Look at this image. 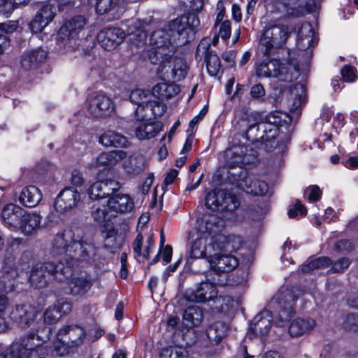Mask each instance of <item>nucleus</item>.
<instances>
[{
    "instance_id": "11",
    "label": "nucleus",
    "mask_w": 358,
    "mask_h": 358,
    "mask_svg": "<svg viewBox=\"0 0 358 358\" xmlns=\"http://www.w3.org/2000/svg\"><path fill=\"white\" fill-rule=\"evenodd\" d=\"M85 19L83 16H76L61 27L57 34V44L66 52L77 49L80 43V37Z\"/></svg>"
},
{
    "instance_id": "39",
    "label": "nucleus",
    "mask_w": 358,
    "mask_h": 358,
    "mask_svg": "<svg viewBox=\"0 0 358 358\" xmlns=\"http://www.w3.org/2000/svg\"><path fill=\"white\" fill-rule=\"evenodd\" d=\"M69 291L67 293L72 295H83L87 293L90 287L91 282L84 278H73L68 282Z\"/></svg>"
},
{
    "instance_id": "46",
    "label": "nucleus",
    "mask_w": 358,
    "mask_h": 358,
    "mask_svg": "<svg viewBox=\"0 0 358 358\" xmlns=\"http://www.w3.org/2000/svg\"><path fill=\"white\" fill-rule=\"evenodd\" d=\"M110 212L108 207L103 204L99 203L94 204L91 208V215L94 221L99 223H102L107 219H109L110 215H108Z\"/></svg>"
},
{
    "instance_id": "26",
    "label": "nucleus",
    "mask_w": 358,
    "mask_h": 358,
    "mask_svg": "<svg viewBox=\"0 0 358 358\" xmlns=\"http://www.w3.org/2000/svg\"><path fill=\"white\" fill-rule=\"evenodd\" d=\"M127 155V152L123 150L102 152L90 163L89 166L95 169H110L126 159Z\"/></svg>"
},
{
    "instance_id": "41",
    "label": "nucleus",
    "mask_w": 358,
    "mask_h": 358,
    "mask_svg": "<svg viewBox=\"0 0 358 358\" xmlns=\"http://www.w3.org/2000/svg\"><path fill=\"white\" fill-rule=\"evenodd\" d=\"M225 195V190H213L206 195V205L213 210L222 211V200Z\"/></svg>"
},
{
    "instance_id": "56",
    "label": "nucleus",
    "mask_w": 358,
    "mask_h": 358,
    "mask_svg": "<svg viewBox=\"0 0 358 358\" xmlns=\"http://www.w3.org/2000/svg\"><path fill=\"white\" fill-rule=\"evenodd\" d=\"M40 18L41 17L36 14L29 24V28L34 33L41 32L48 26V21L42 22Z\"/></svg>"
},
{
    "instance_id": "44",
    "label": "nucleus",
    "mask_w": 358,
    "mask_h": 358,
    "mask_svg": "<svg viewBox=\"0 0 358 358\" xmlns=\"http://www.w3.org/2000/svg\"><path fill=\"white\" fill-rule=\"evenodd\" d=\"M331 264V260L326 257L308 259L303 264L301 270L303 273H309L315 268H325Z\"/></svg>"
},
{
    "instance_id": "29",
    "label": "nucleus",
    "mask_w": 358,
    "mask_h": 358,
    "mask_svg": "<svg viewBox=\"0 0 358 358\" xmlns=\"http://www.w3.org/2000/svg\"><path fill=\"white\" fill-rule=\"evenodd\" d=\"M180 92L179 85L166 82L157 83L152 88L153 98L155 96L162 101L174 98Z\"/></svg>"
},
{
    "instance_id": "14",
    "label": "nucleus",
    "mask_w": 358,
    "mask_h": 358,
    "mask_svg": "<svg viewBox=\"0 0 358 358\" xmlns=\"http://www.w3.org/2000/svg\"><path fill=\"white\" fill-rule=\"evenodd\" d=\"M290 31L287 25L272 24L264 29L259 39V45L265 55H269L281 48L287 42Z\"/></svg>"
},
{
    "instance_id": "1",
    "label": "nucleus",
    "mask_w": 358,
    "mask_h": 358,
    "mask_svg": "<svg viewBox=\"0 0 358 358\" xmlns=\"http://www.w3.org/2000/svg\"><path fill=\"white\" fill-rule=\"evenodd\" d=\"M168 38L164 29L155 30L150 37L149 48L147 50L148 60L158 65L157 73L164 79L180 81L189 71L186 61L181 57H171L179 45Z\"/></svg>"
},
{
    "instance_id": "19",
    "label": "nucleus",
    "mask_w": 358,
    "mask_h": 358,
    "mask_svg": "<svg viewBox=\"0 0 358 358\" xmlns=\"http://www.w3.org/2000/svg\"><path fill=\"white\" fill-rule=\"evenodd\" d=\"M120 188V183L112 179H106L94 182L88 189L87 194L92 200L109 198Z\"/></svg>"
},
{
    "instance_id": "13",
    "label": "nucleus",
    "mask_w": 358,
    "mask_h": 358,
    "mask_svg": "<svg viewBox=\"0 0 358 358\" xmlns=\"http://www.w3.org/2000/svg\"><path fill=\"white\" fill-rule=\"evenodd\" d=\"M228 181L233 185L254 196H271L268 184L255 176H248L245 171L229 172Z\"/></svg>"
},
{
    "instance_id": "59",
    "label": "nucleus",
    "mask_w": 358,
    "mask_h": 358,
    "mask_svg": "<svg viewBox=\"0 0 358 358\" xmlns=\"http://www.w3.org/2000/svg\"><path fill=\"white\" fill-rule=\"evenodd\" d=\"M18 27V22L15 20L7 21L0 24L1 32L10 34L17 30Z\"/></svg>"
},
{
    "instance_id": "64",
    "label": "nucleus",
    "mask_w": 358,
    "mask_h": 358,
    "mask_svg": "<svg viewBox=\"0 0 358 358\" xmlns=\"http://www.w3.org/2000/svg\"><path fill=\"white\" fill-rule=\"evenodd\" d=\"M250 94L254 99L262 98L265 95L264 88L260 84L255 85L251 88Z\"/></svg>"
},
{
    "instance_id": "43",
    "label": "nucleus",
    "mask_w": 358,
    "mask_h": 358,
    "mask_svg": "<svg viewBox=\"0 0 358 358\" xmlns=\"http://www.w3.org/2000/svg\"><path fill=\"white\" fill-rule=\"evenodd\" d=\"M121 0H96V10L97 13L103 15L111 10H121Z\"/></svg>"
},
{
    "instance_id": "63",
    "label": "nucleus",
    "mask_w": 358,
    "mask_h": 358,
    "mask_svg": "<svg viewBox=\"0 0 358 358\" xmlns=\"http://www.w3.org/2000/svg\"><path fill=\"white\" fill-rule=\"evenodd\" d=\"M345 326L352 331H358V317L354 315H348Z\"/></svg>"
},
{
    "instance_id": "5",
    "label": "nucleus",
    "mask_w": 358,
    "mask_h": 358,
    "mask_svg": "<svg viewBox=\"0 0 358 358\" xmlns=\"http://www.w3.org/2000/svg\"><path fill=\"white\" fill-rule=\"evenodd\" d=\"M1 217L6 227L24 236H31L40 229L42 216L35 211H27L14 203L2 209Z\"/></svg>"
},
{
    "instance_id": "53",
    "label": "nucleus",
    "mask_w": 358,
    "mask_h": 358,
    "mask_svg": "<svg viewBox=\"0 0 358 358\" xmlns=\"http://www.w3.org/2000/svg\"><path fill=\"white\" fill-rule=\"evenodd\" d=\"M306 214V208L301 204L299 201L290 207L288 210V216L289 218H296L299 215H303Z\"/></svg>"
},
{
    "instance_id": "4",
    "label": "nucleus",
    "mask_w": 358,
    "mask_h": 358,
    "mask_svg": "<svg viewBox=\"0 0 358 358\" xmlns=\"http://www.w3.org/2000/svg\"><path fill=\"white\" fill-rule=\"evenodd\" d=\"M61 317L56 306H50L44 313V323L47 325L56 323ZM51 329L45 324L38 327L36 333H30L23 339L21 345L15 344L11 347V352L7 358H36L35 348L50 338Z\"/></svg>"
},
{
    "instance_id": "25",
    "label": "nucleus",
    "mask_w": 358,
    "mask_h": 358,
    "mask_svg": "<svg viewBox=\"0 0 358 358\" xmlns=\"http://www.w3.org/2000/svg\"><path fill=\"white\" fill-rule=\"evenodd\" d=\"M37 315L35 307L24 304L17 306L10 313L11 320L21 329H27L34 321Z\"/></svg>"
},
{
    "instance_id": "28",
    "label": "nucleus",
    "mask_w": 358,
    "mask_h": 358,
    "mask_svg": "<svg viewBox=\"0 0 358 358\" xmlns=\"http://www.w3.org/2000/svg\"><path fill=\"white\" fill-rule=\"evenodd\" d=\"M315 326L316 322L312 318H296L289 324V333L292 337L300 336L310 332Z\"/></svg>"
},
{
    "instance_id": "10",
    "label": "nucleus",
    "mask_w": 358,
    "mask_h": 358,
    "mask_svg": "<svg viewBox=\"0 0 358 358\" xmlns=\"http://www.w3.org/2000/svg\"><path fill=\"white\" fill-rule=\"evenodd\" d=\"M256 73L258 77H273L279 81L290 83L298 78L299 69L289 62L274 59L260 63L257 67Z\"/></svg>"
},
{
    "instance_id": "31",
    "label": "nucleus",
    "mask_w": 358,
    "mask_h": 358,
    "mask_svg": "<svg viewBox=\"0 0 358 358\" xmlns=\"http://www.w3.org/2000/svg\"><path fill=\"white\" fill-rule=\"evenodd\" d=\"M42 199V193L40 189L34 185L24 187L19 196L20 203L29 208L37 206Z\"/></svg>"
},
{
    "instance_id": "6",
    "label": "nucleus",
    "mask_w": 358,
    "mask_h": 358,
    "mask_svg": "<svg viewBox=\"0 0 358 358\" xmlns=\"http://www.w3.org/2000/svg\"><path fill=\"white\" fill-rule=\"evenodd\" d=\"M243 239L236 235L226 236V240L217 245V250L209 259L210 268L217 273H228L238 265L237 257L233 254L241 248Z\"/></svg>"
},
{
    "instance_id": "21",
    "label": "nucleus",
    "mask_w": 358,
    "mask_h": 358,
    "mask_svg": "<svg viewBox=\"0 0 358 358\" xmlns=\"http://www.w3.org/2000/svg\"><path fill=\"white\" fill-rule=\"evenodd\" d=\"M271 320L272 315L270 311L263 310L259 313L254 317L247 336L251 339L254 337L262 338L266 336L271 327Z\"/></svg>"
},
{
    "instance_id": "52",
    "label": "nucleus",
    "mask_w": 358,
    "mask_h": 358,
    "mask_svg": "<svg viewBox=\"0 0 358 358\" xmlns=\"http://www.w3.org/2000/svg\"><path fill=\"white\" fill-rule=\"evenodd\" d=\"M262 134L260 129H259V124H252L248 126L245 131V138L252 143L255 141H261L259 136Z\"/></svg>"
},
{
    "instance_id": "3",
    "label": "nucleus",
    "mask_w": 358,
    "mask_h": 358,
    "mask_svg": "<svg viewBox=\"0 0 358 358\" xmlns=\"http://www.w3.org/2000/svg\"><path fill=\"white\" fill-rule=\"evenodd\" d=\"M71 230L58 233L52 243L51 252L55 256H63L66 266L71 267L70 260L89 261L93 258L97 251L96 247L91 241H83L73 238Z\"/></svg>"
},
{
    "instance_id": "36",
    "label": "nucleus",
    "mask_w": 358,
    "mask_h": 358,
    "mask_svg": "<svg viewBox=\"0 0 358 358\" xmlns=\"http://www.w3.org/2000/svg\"><path fill=\"white\" fill-rule=\"evenodd\" d=\"M99 143L106 147H123L127 145V140L123 135L115 131L108 130L99 136Z\"/></svg>"
},
{
    "instance_id": "24",
    "label": "nucleus",
    "mask_w": 358,
    "mask_h": 358,
    "mask_svg": "<svg viewBox=\"0 0 358 358\" xmlns=\"http://www.w3.org/2000/svg\"><path fill=\"white\" fill-rule=\"evenodd\" d=\"M80 200V193L73 187H67L60 192L54 206L57 211L64 213L76 207Z\"/></svg>"
},
{
    "instance_id": "27",
    "label": "nucleus",
    "mask_w": 358,
    "mask_h": 358,
    "mask_svg": "<svg viewBox=\"0 0 358 358\" xmlns=\"http://www.w3.org/2000/svg\"><path fill=\"white\" fill-rule=\"evenodd\" d=\"M88 110L94 117H103L110 115L114 110L111 99L104 94H97L91 98Z\"/></svg>"
},
{
    "instance_id": "30",
    "label": "nucleus",
    "mask_w": 358,
    "mask_h": 358,
    "mask_svg": "<svg viewBox=\"0 0 358 358\" xmlns=\"http://www.w3.org/2000/svg\"><path fill=\"white\" fill-rule=\"evenodd\" d=\"M303 3L301 1L299 3V0H284L282 1L287 14L292 17H299L313 10V1L310 0Z\"/></svg>"
},
{
    "instance_id": "9",
    "label": "nucleus",
    "mask_w": 358,
    "mask_h": 358,
    "mask_svg": "<svg viewBox=\"0 0 358 358\" xmlns=\"http://www.w3.org/2000/svg\"><path fill=\"white\" fill-rule=\"evenodd\" d=\"M199 26V17L195 14H190L187 16L182 15L171 21L169 24L168 30H164L168 34V38L173 40L175 43L178 42L177 45H182L192 38Z\"/></svg>"
},
{
    "instance_id": "60",
    "label": "nucleus",
    "mask_w": 358,
    "mask_h": 358,
    "mask_svg": "<svg viewBox=\"0 0 358 358\" xmlns=\"http://www.w3.org/2000/svg\"><path fill=\"white\" fill-rule=\"evenodd\" d=\"M219 36L223 40H227L231 36V23L229 20L224 21L221 23L219 29Z\"/></svg>"
},
{
    "instance_id": "61",
    "label": "nucleus",
    "mask_w": 358,
    "mask_h": 358,
    "mask_svg": "<svg viewBox=\"0 0 358 358\" xmlns=\"http://www.w3.org/2000/svg\"><path fill=\"white\" fill-rule=\"evenodd\" d=\"M71 183L75 186H82L84 184V178L83 176V173L79 170H73L71 172Z\"/></svg>"
},
{
    "instance_id": "7",
    "label": "nucleus",
    "mask_w": 358,
    "mask_h": 358,
    "mask_svg": "<svg viewBox=\"0 0 358 358\" xmlns=\"http://www.w3.org/2000/svg\"><path fill=\"white\" fill-rule=\"evenodd\" d=\"M128 97L137 105L135 117L138 120H144L151 115L159 117L165 112L166 105L161 101L152 100V92L148 90L136 89L131 92Z\"/></svg>"
},
{
    "instance_id": "45",
    "label": "nucleus",
    "mask_w": 358,
    "mask_h": 358,
    "mask_svg": "<svg viewBox=\"0 0 358 358\" xmlns=\"http://www.w3.org/2000/svg\"><path fill=\"white\" fill-rule=\"evenodd\" d=\"M206 68L208 73L216 76L220 70L221 64L219 57L214 52H209L206 56Z\"/></svg>"
},
{
    "instance_id": "16",
    "label": "nucleus",
    "mask_w": 358,
    "mask_h": 358,
    "mask_svg": "<svg viewBox=\"0 0 358 358\" xmlns=\"http://www.w3.org/2000/svg\"><path fill=\"white\" fill-rule=\"evenodd\" d=\"M291 118L286 113L275 111L270 113L265 122L259 123V129L262 134L259 136L261 142L266 143L274 139L283 124H287Z\"/></svg>"
},
{
    "instance_id": "2",
    "label": "nucleus",
    "mask_w": 358,
    "mask_h": 358,
    "mask_svg": "<svg viewBox=\"0 0 358 358\" xmlns=\"http://www.w3.org/2000/svg\"><path fill=\"white\" fill-rule=\"evenodd\" d=\"M197 237L190 243V256L192 258H206L209 262L217 245L226 240V236L218 234L219 226L213 216L206 217L197 221Z\"/></svg>"
},
{
    "instance_id": "42",
    "label": "nucleus",
    "mask_w": 358,
    "mask_h": 358,
    "mask_svg": "<svg viewBox=\"0 0 358 358\" xmlns=\"http://www.w3.org/2000/svg\"><path fill=\"white\" fill-rule=\"evenodd\" d=\"M127 161L124 162V169L127 172L131 171H140L144 169L147 164V161L145 157L141 155H134L130 156Z\"/></svg>"
},
{
    "instance_id": "35",
    "label": "nucleus",
    "mask_w": 358,
    "mask_h": 358,
    "mask_svg": "<svg viewBox=\"0 0 358 358\" xmlns=\"http://www.w3.org/2000/svg\"><path fill=\"white\" fill-rule=\"evenodd\" d=\"M143 241V236L138 234L133 243L134 252L136 257L148 258L155 248V244L151 236H148L145 243Z\"/></svg>"
},
{
    "instance_id": "49",
    "label": "nucleus",
    "mask_w": 358,
    "mask_h": 358,
    "mask_svg": "<svg viewBox=\"0 0 358 358\" xmlns=\"http://www.w3.org/2000/svg\"><path fill=\"white\" fill-rule=\"evenodd\" d=\"M239 206V201L238 198L230 193L225 191V195L222 200V211L229 210L232 211L237 208Z\"/></svg>"
},
{
    "instance_id": "38",
    "label": "nucleus",
    "mask_w": 358,
    "mask_h": 358,
    "mask_svg": "<svg viewBox=\"0 0 358 358\" xmlns=\"http://www.w3.org/2000/svg\"><path fill=\"white\" fill-rule=\"evenodd\" d=\"M228 329L226 323L217 322L208 328L206 335L210 341L217 344L227 336Z\"/></svg>"
},
{
    "instance_id": "50",
    "label": "nucleus",
    "mask_w": 358,
    "mask_h": 358,
    "mask_svg": "<svg viewBox=\"0 0 358 358\" xmlns=\"http://www.w3.org/2000/svg\"><path fill=\"white\" fill-rule=\"evenodd\" d=\"M282 301L285 303V306L282 307V310L280 313V317H282L283 316H285L289 317L294 313V299L292 294L289 292L284 296Z\"/></svg>"
},
{
    "instance_id": "62",
    "label": "nucleus",
    "mask_w": 358,
    "mask_h": 358,
    "mask_svg": "<svg viewBox=\"0 0 358 358\" xmlns=\"http://www.w3.org/2000/svg\"><path fill=\"white\" fill-rule=\"evenodd\" d=\"M350 264V262L348 259L342 258L338 259L337 262H336L331 269L334 272H340L343 271V270L346 269Z\"/></svg>"
},
{
    "instance_id": "23",
    "label": "nucleus",
    "mask_w": 358,
    "mask_h": 358,
    "mask_svg": "<svg viewBox=\"0 0 358 358\" xmlns=\"http://www.w3.org/2000/svg\"><path fill=\"white\" fill-rule=\"evenodd\" d=\"M125 38V32L120 28L110 27L102 29L97 35V40L102 48L112 50L117 47Z\"/></svg>"
},
{
    "instance_id": "18",
    "label": "nucleus",
    "mask_w": 358,
    "mask_h": 358,
    "mask_svg": "<svg viewBox=\"0 0 358 358\" xmlns=\"http://www.w3.org/2000/svg\"><path fill=\"white\" fill-rule=\"evenodd\" d=\"M187 301L195 303H205L213 301L217 296L216 286L208 280L202 281L192 288L186 290L185 295Z\"/></svg>"
},
{
    "instance_id": "58",
    "label": "nucleus",
    "mask_w": 358,
    "mask_h": 358,
    "mask_svg": "<svg viewBox=\"0 0 358 358\" xmlns=\"http://www.w3.org/2000/svg\"><path fill=\"white\" fill-rule=\"evenodd\" d=\"M159 255H161L162 257L164 264L169 263L171 261L172 256L171 247L169 245H166L162 250H161L158 255H156L155 259H153V263H156L157 262L159 261Z\"/></svg>"
},
{
    "instance_id": "57",
    "label": "nucleus",
    "mask_w": 358,
    "mask_h": 358,
    "mask_svg": "<svg viewBox=\"0 0 358 358\" xmlns=\"http://www.w3.org/2000/svg\"><path fill=\"white\" fill-rule=\"evenodd\" d=\"M306 194L310 201H316L319 200L322 195V191L319 187L316 185L310 186L306 190Z\"/></svg>"
},
{
    "instance_id": "51",
    "label": "nucleus",
    "mask_w": 358,
    "mask_h": 358,
    "mask_svg": "<svg viewBox=\"0 0 358 358\" xmlns=\"http://www.w3.org/2000/svg\"><path fill=\"white\" fill-rule=\"evenodd\" d=\"M41 17L40 20L42 22L48 21V25L52 21L55 17V13L53 8L50 5H45L36 13Z\"/></svg>"
},
{
    "instance_id": "33",
    "label": "nucleus",
    "mask_w": 358,
    "mask_h": 358,
    "mask_svg": "<svg viewBox=\"0 0 358 358\" xmlns=\"http://www.w3.org/2000/svg\"><path fill=\"white\" fill-rule=\"evenodd\" d=\"M47 56V52L42 48H36L26 52L22 57V66L27 70L34 69L43 62Z\"/></svg>"
},
{
    "instance_id": "37",
    "label": "nucleus",
    "mask_w": 358,
    "mask_h": 358,
    "mask_svg": "<svg viewBox=\"0 0 358 358\" xmlns=\"http://www.w3.org/2000/svg\"><path fill=\"white\" fill-rule=\"evenodd\" d=\"M203 313L199 307L191 306L187 307L183 313V323L187 327L198 326L202 321Z\"/></svg>"
},
{
    "instance_id": "48",
    "label": "nucleus",
    "mask_w": 358,
    "mask_h": 358,
    "mask_svg": "<svg viewBox=\"0 0 358 358\" xmlns=\"http://www.w3.org/2000/svg\"><path fill=\"white\" fill-rule=\"evenodd\" d=\"M222 301L221 310L225 313L238 310L241 306V300L240 298L234 299L229 296H226L222 298Z\"/></svg>"
},
{
    "instance_id": "8",
    "label": "nucleus",
    "mask_w": 358,
    "mask_h": 358,
    "mask_svg": "<svg viewBox=\"0 0 358 358\" xmlns=\"http://www.w3.org/2000/svg\"><path fill=\"white\" fill-rule=\"evenodd\" d=\"M59 261L58 264H56L55 262L36 264L33 266L29 275V280L31 285L36 287L41 288L47 284L48 280L51 276L62 280V278L59 275L66 277L71 275V268L69 266H64L60 259Z\"/></svg>"
},
{
    "instance_id": "47",
    "label": "nucleus",
    "mask_w": 358,
    "mask_h": 358,
    "mask_svg": "<svg viewBox=\"0 0 358 358\" xmlns=\"http://www.w3.org/2000/svg\"><path fill=\"white\" fill-rule=\"evenodd\" d=\"M187 351L182 347H170L164 348L160 353L159 358H187Z\"/></svg>"
},
{
    "instance_id": "15",
    "label": "nucleus",
    "mask_w": 358,
    "mask_h": 358,
    "mask_svg": "<svg viewBox=\"0 0 358 358\" xmlns=\"http://www.w3.org/2000/svg\"><path fill=\"white\" fill-rule=\"evenodd\" d=\"M85 337L84 329L76 325L66 326L61 329L57 334L59 344L55 346V355L64 356L70 352L69 347L80 345Z\"/></svg>"
},
{
    "instance_id": "12",
    "label": "nucleus",
    "mask_w": 358,
    "mask_h": 358,
    "mask_svg": "<svg viewBox=\"0 0 358 358\" xmlns=\"http://www.w3.org/2000/svg\"><path fill=\"white\" fill-rule=\"evenodd\" d=\"M224 164L230 170L228 171L238 173L243 171V168L246 165L254 164L257 162L255 152L249 150L243 143H233L222 154ZM229 173L227 174V176Z\"/></svg>"
},
{
    "instance_id": "17",
    "label": "nucleus",
    "mask_w": 358,
    "mask_h": 358,
    "mask_svg": "<svg viewBox=\"0 0 358 358\" xmlns=\"http://www.w3.org/2000/svg\"><path fill=\"white\" fill-rule=\"evenodd\" d=\"M28 267L27 264H24L21 266L16 265L13 257L6 258L3 261V275L0 278V293H8L13 291L16 278L21 275Z\"/></svg>"
},
{
    "instance_id": "32",
    "label": "nucleus",
    "mask_w": 358,
    "mask_h": 358,
    "mask_svg": "<svg viewBox=\"0 0 358 358\" xmlns=\"http://www.w3.org/2000/svg\"><path fill=\"white\" fill-rule=\"evenodd\" d=\"M316 42L315 31L312 26L308 23L303 24L298 34V48L301 50H304L313 46Z\"/></svg>"
},
{
    "instance_id": "54",
    "label": "nucleus",
    "mask_w": 358,
    "mask_h": 358,
    "mask_svg": "<svg viewBox=\"0 0 358 358\" xmlns=\"http://www.w3.org/2000/svg\"><path fill=\"white\" fill-rule=\"evenodd\" d=\"M341 73L343 81L346 83L354 82L357 78L355 69L349 65L344 66L341 71Z\"/></svg>"
},
{
    "instance_id": "20",
    "label": "nucleus",
    "mask_w": 358,
    "mask_h": 358,
    "mask_svg": "<svg viewBox=\"0 0 358 358\" xmlns=\"http://www.w3.org/2000/svg\"><path fill=\"white\" fill-rule=\"evenodd\" d=\"M134 199L125 193L110 195L107 201V207L112 215L131 213L134 210Z\"/></svg>"
},
{
    "instance_id": "40",
    "label": "nucleus",
    "mask_w": 358,
    "mask_h": 358,
    "mask_svg": "<svg viewBox=\"0 0 358 358\" xmlns=\"http://www.w3.org/2000/svg\"><path fill=\"white\" fill-rule=\"evenodd\" d=\"M141 22L138 20H132L129 22V29L127 30L128 34L131 36V40L137 46L140 47L144 45L146 41V35L144 31L141 30Z\"/></svg>"
},
{
    "instance_id": "34",
    "label": "nucleus",
    "mask_w": 358,
    "mask_h": 358,
    "mask_svg": "<svg viewBox=\"0 0 358 358\" xmlns=\"http://www.w3.org/2000/svg\"><path fill=\"white\" fill-rule=\"evenodd\" d=\"M289 94L290 98L293 99V103L290 106V110L298 115L299 110L306 101V88L304 85L301 83H295L292 85L289 89Z\"/></svg>"
},
{
    "instance_id": "22",
    "label": "nucleus",
    "mask_w": 358,
    "mask_h": 358,
    "mask_svg": "<svg viewBox=\"0 0 358 358\" xmlns=\"http://www.w3.org/2000/svg\"><path fill=\"white\" fill-rule=\"evenodd\" d=\"M144 120H138L134 124V136L139 140H149L155 137L162 130V124L159 122L150 121L152 117Z\"/></svg>"
},
{
    "instance_id": "55",
    "label": "nucleus",
    "mask_w": 358,
    "mask_h": 358,
    "mask_svg": "<svg viewBox=\"0 0 358 358\" xmlns=\"http://www.w3.org/2000/svg\"><path fill=\"white\" fill-rule=\"evenodd\" d=\"M53 306L57 307V309L61 314V317L63 315L69 313L72 308V303L66 299H59Z\"/></svg>"
}]
</instances>
